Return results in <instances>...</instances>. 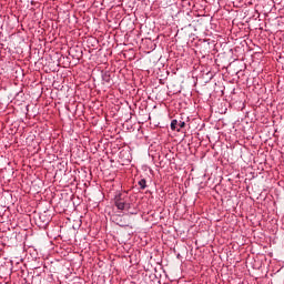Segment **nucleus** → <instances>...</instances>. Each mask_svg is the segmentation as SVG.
<instances>
[{"label":"nucleus","instance_id":"1","mask_svg":"<svg viewBox=\"0 0 284 284\" xmlns=\"http://www.w3.org/2000/svg\"><path fill=\"white\" fill-rule=\"evenodd\" d=\"M114 201L118 210H130V203H126L125 200H123V194H118Z\"/></svg>","mask_w":284,"mask_h":284},{"label":"nucleus","instance_id":"2","mask_svg":"<svg viewBox=\"0 0 284 284\" xmlns=\"http://www.w3.org/2000/svg\"><path fill=\"white\" fill-rule=\"evenodd\" d=\"M181 128H185V122L172 120L171 122V130H176V132H181Z\"/></svg>","mask_w":284,"mask_h":284},{"label":"nucleus","instance_id":"3","mask_svg":"<svg viewBox=\"0 0 284 284\" xmlns=\"http://www.w3.org/2000/svg\"><path fill=\"white\" fill-rule=\"evenodd\" d=\"M139 185L141 190H145V187H148L145 179L140 180Z\"/></svg>","mask_w":284,"mask_h":284},{"label":"nucleus","instance_id":"4","mask_svg":"<svg viewBox=\"0 0 284 284\" xmlns=\"http://www.w3.org/2000/svg\"><path fill=\"white\" fill-rule=\"evenodd\" d=\"M39 41H44V44L48 43V41H50V37L49 38H39Z\"/></svg>","mask_w":284,"mask_h":284},{"label":"nucleus","instance_id":"5","mask_svg":"<svg viewBox=\"0 0 284 284\" xmlns=\"http://www.w3.org/2000/svg\"><path fill=\"white\" fill-rule=\"evenodd\" d=\"M91 43H99V39H97L95 37H91Z\"/></svg>","mask_w":284,"mask_h":284},{"label":"nucleus","instance_id":"6","mask_svg":"<svg viewBox=\"0 0 284 284\" xmlns=\"http://www.w3.org/2000/svg\"><path fill=\"white\" fill-rule=\"evenodd\" d=\"M200 41H207V40H205V39H200Z\"/></svg>","mask_w":284,"mask_h":284}]
</instances>
